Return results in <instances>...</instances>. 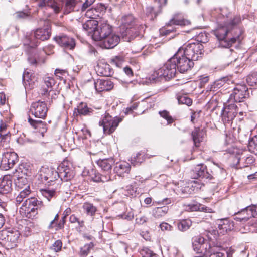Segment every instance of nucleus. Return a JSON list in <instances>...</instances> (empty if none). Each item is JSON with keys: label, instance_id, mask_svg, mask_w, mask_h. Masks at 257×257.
<instances>
[{"label": "nucleus", "instance_id": "nucleus-1", "mask_svg": "<svg viewBox=\"0 0 257 257\" xmlns=\"http://www.w3.org/2000/svg\"><path fill=\"white\" fill-rule=\"evenodd\" d=\"M194 64V62L179 49L162 68L154 72L150 79L153 83L159 82L162 79L167 80L174 77L177 71L184 73L190 70Z\"/></svg>", "mask_w": 257, "mask_h": 257}, {"label": "nucleus", "instance_id": "nucleus-2", "mask_svg": "<svg viewBox=\"0 0 257 257\" xmlns=\"http://www.w3.org/2000/svg\"><path fill=\"white\" fill-rule=\"evenodd\" d=\"M192 246L194 250L198 254L197 257H211L213 246L201 236L193 238Z\"/></svg>", "mask_w": 257, "mask_h": 257}, {"label": "nucleus", "instance_id": "nucleus-3", "mask_svg": "<svg viewBox=\"0 0 257 257\" xmlns=\"http://www.w3.org/2000/svg\"><path fill=\"white\" fill-rule=\"evenodd\" d=\"M179 49L193 62L198 60L204 55V46L199 42L189 43Z\"/></svg>", "mask_w": 257, "mask_h": 257}, {"label": "nucleus", "instance_id": "nucleus-4", "mask_svg": "<svg viewBox=\"0 0 257 257\" xmlns=\"http://www.w3.org/2000/svg\"><path fill=\"white\" fill-rule=\"evenodd\" d=\"M38 23L39 26L43 27L34 31V37L35 39L41 41L48 40L52 33L50 21L47 19H40Z\"/></svg>", "mask_w": 257, "mask_h": 257}, {"label": "nucleus", "instance_id": "nucleus-5", "mask_svg": "<svg viewBox=\"0 0 257 257\" xmlns=\"http://www.w3.org/2000/svg\"><path fill=\"white\" fill-rule=\"evenodd\" d=\"M58 171L54 172L55 176H58L61 180L68 181L75 175V172L72 164L67 161L62 162L57 168Z\"/></svg>", "mask_w": 257, "mask_h": 257}, {"label": "nucleus", "instance_id": "nucleus-6", "mask_svg": "<svg viewBox=\"0 0 257 257\" xmlns=\"http://www.w3.org/2000/svg\"><path fill=\"white\" fill-rule=\"evenodd\" d=\"M122 118L118 117H112L108 113H105L102 119L99 122L100 126H103L104 134L110 135L116 130Z\"/></svg>", "mask_w": 257, "mask_h": 257}, {"label": "nucleus", "instance_id": "nucleus-7", "mask_svg": "<svg viewBox=\"0 0 257 257\" xmlns=\"http://www.w3.org/2000/svg\"><path fill=\"white\" fill-rule=\"evenodd\" d=\"M39 202L36 198L27 199L20 207V212L28 218H32L37 214V206Z\"/></svg>", "mask_w": 257, "mask_h": 257}, {"label": "nucleus", "instance_id": "nucleus-8", "mask_svg": "<svg viewBox=\"0 0 257 257\" xmlns=\"http://www.w3.org/2000/svg\"><path fill=\"white\" fill-rule=\"evenodd\" d=\"M239 22V20L234 18L229 22H225L224 25H219L218 27L214 31V34L219 41L222 46V41H225L227 38V35L230 29Z\"/></svg>", "mask_w": 257, "mask_h": 257}, {"label": "nucleus", "instance_id": "nucleus-9", "mask_svg": "<svg viewBox=\"0 0 257 257\" xmlns=\"http://www.w3.org/2000/svg\"><path fill=\"white\" fill-rule=\"evenodd\" d=\"M47 111L46 103L39 100L31 104L29 112L35 117L43 119L46 116Z\"/></svg>", "mask_w": 257, "mask_h": 257}, {"label": "nucleus", "instance_id": "nucleus-10", "mask_svg": "<svg viewBox=\"0 0 257 257\" xmlns=\"http://www.w3.org/2000/svg\"><path fill=\"white\" fill-rule=\"evenodd\" d=\"M18 160V155L16 153H5L2 156L0 164V168L3 170H8L14 166Z\"/></svg>", "mask_w": 257, "mask_h": 257}, {"label": "nucleus", "instance_id": "nucleus-11", "mask_svg": "<svg viewBox=\"0 0 257 257\" xmlns=\"http://www.w3.org/2000/svg\"><path fill=\"white\" fill-rule=\"evenodd\" d=\"M144 27L142 24H137L136 27L125 30L122 32V37L126 41L131 42L135 38L138 40L142 37Z\"/></svg>", "mask_w": 257, "mask_h": 257}, {"label": "nucleus", "instance_id": "nucleus-12", "mask_svg": "<svg viewBox=\"0 0 257 257\" xmlns=\"http://www.w3.org/2000/svg\"><path fill=\"white\" fill-rule=\"evenodd\" d=\"M1 234L5 236L4 239L6 240L8 247L13 248L17 246L20 235L19 231L17 230L3 231Z\"/></svg>", "mask_w": 257, "mask_h": 257}, {"label": "nucleus", "instance_id": "nucleus-13", "mask_svg": "<svg viewBox=\"0 0 257 257\" xmlns=\"http://www.w3.org/2000/svg\"><path fill=\"white\" fill-rule=\"evenodd\" d=\"M54 40L65 50H73L76 45L75 40L73 38L64 34L55 37Z\"/></svg>", "mask_w": 257, "mask_h": 257}, {"label": "nucleus", "instance_id": "nucleus-14", "mask_svg": "<svg viewBox=\"0 0 257 257\" xmlns=\"http://www.w3.org/2000/svg\"><path fill=\"white\" fill-rule=\"evenodd\" d=\"M237 106L231 104L224 108L221 113L222 120L224 124H230L234 119L237 113Z\"/></svg>", "mask_w": 257, "mask_h": 257}, {"label": "nucleus", "instance_id": "nucleus-15", "mask_svg": "<svg viewBox=\"0 0 257 257\" xmlns=\"http://www.w3.org/2000/svg\"><path fill=\"white\" fill-rule=\"evenodd\" d=\"M248 95V89L245 86H239L235 88L233 93L230 96V101L234 100L236 102H241Z\"/></svg>", "mask_w": 257, "mask_h": 257}, {"label": "nucleus", "instance_id": "nucleus-16", "mask_svg": "<svg viewBox=\"0 0 257 257\" xmlns=\"http://www.w3.org/2000/svg\"><path fill=\"white\" fill-rule=\"evenodd\" d=\"M111 33H112L111 27L106 23L102 24L97 27V29L94 33V38L93 40L95 41H101Z\"/></svg>", "mask_w": 257, "mask_h": 257}, {"label": "nucleus", "instance_id": "nucleus-17", "mask_svg": "<svg viewBox=\"0 0 257 257\" xmlns=\"http://www.w3.org/2000/svg\"><path fill=\"white\" fill-rule=\"evenodd\" d=\"M64 0H48L42 1L39 2L38 6L40 7H46L53 9L55 13H58L64 6Z\"/></svg>", "mask_w": 257, "mask_h": 257}, {"label": "nucleus", "instance_id": "nucleus-18", "mask_svg": "<svg viewBox=\"0 0 257 257\" xmlns=\"http://www.w3.org/2000/svg\"><path fill=\"white\" fill-rule=\"evenodd\" d=\"M94 86L97 92L108 91L113 89L114 83L108 78L98 79L94 82Z\"/></svg>", "mask_w": 257, "mask_h": 257}, {"label": "nucleus", "instance_id": "nucleus-19", "mask_svg": "<svg viewBox=\"0 0 257 257\" xmlns=\"http://www.w3.org/2000/svg\"><path fill=\"white\" fill-rule=\"evenodd\" d=\"M211 257H232L234 250L230 247L225 248L220 245H213Z\"/></svg>", "mask_w": 257, "mask_h": 257}, {"label": "nucleus", "instance_id": "nucleus-20", "mask_svg": "<svg viewBox=\"0 0 257 257\" xmlns=\"http://www.w3.org/2000/svg\"><path fill=\"white\" fill-rule=\"evenodd\" d=\"M119 37L112 33L103 39L101 41L100 45L106 49H111L116 46L119 43Z\"/></svg>", "mask_w": 257, "mask_h": 257}, {"label": "nucleus", "instance_id": "nucleus-21", "mask_svg": "<svg viewBox=\"0 0 257 257\" xmlns=\"http://www.w3.org/2000/svg\"><path fill=\"white\" fill-rule=\"evenodd\" d=\"M192 175L194 179L206 178L208 177V169L207 166L203 164L197 165L193 170Z\"/></svg>", "mask_w": 257, "mask_h": 257}, {"label": "nucleus", "instance_id": "nucleus-22", "mask_svg": "<svg viewBox=\"0 0 257 257\" xmlns=\"http://www.w3.org/2000/svg\"><path fill=\"white\" fill-rule=\"evenodd\" d=\"M225 173L223 168L219 167L218 165L214 164L210 169H208L209 180H219L222 178V175Z\"/></svg>", "mask_w": 257, "mask_h": 257}, {"label": "nucleus", "instance_id": "nucleus-23", "mask_svg": "<svg viewBox=\"0 0 257 257\" xmlns=\"http://www.w3.org/2000/svg\"><path fill=\"white\" fill-rule=\"evenodd\" d=\"M83 29L85 30L89 36H90L94 39V33L96 31L98 27V22L94 19L87 20L82 25Z\"/></svg>", "mask_w": 257, "mask_h": 257}, {"label": "nucleus", "instance_id": "nucleus-24", "mask_svg": "<svg viewBox=\"0 0 257 257\" xmlns=\"http://www.w3.org/2000/svg\"><path fill=\"white\" fill-rule=\"evenodd\" d=\"M121 21L122 29L125 30L134 28L136 26L137 24H140L132 14L123 16Z\"/></svg>", "mask_w": 257, "mask_h": 257}, {"label": "nucleus", "instance_id": "nucleus-25", "mask_svg": "<svg viewBox=\"0 0 257 257\" xmlns=\"http://www.w3.org/2000/svg\"><path fill=\"white\" fill-rule=\"evenodd\" d=\"M98 166L104 171L109 175L110 173L112 165L114 164V160L112 158L99 159L97 161Z\"/></svg>", "mask_w": 257, "mask_h": 257}, {"label": "nucleus", "instance_id": "nucleus-26", "mask_svg": "<svg viewBox=\"0 0 257 257\" xmlns=\"http://www.w3.org/2000/svg\"><path fill=\"white\" fill-rule=\"evenodd\" d=\"M91 113L92 109L88 107L87 104L84 102L80 103L73 111L74 115L76 116L90 115Z\"/></svg>", "mask_w": 257, "mask_h": 257}, {"label": "nucleus", "instance_id": "nucleus-27", "mask_svg": "<svg viewBox=\"0 0 257 257\" xmlns=\"http://www.w3.org/2000/svg\"><path fill=\"white\" fill-rule=\"evenodd\" d=\"M205 134L203 130L199 127H195L192 132L191 136L196 147H198L201 142L203 141Z\"/></svg>", "mask_w": 257, "mask_h": 257}, {"label": "nucleus", "instance_id": "nucleus-28", "mask_svg": "<svg viewBox=\"0 0 257 257\" xmlns=\"http://www.w3.org/2000/svg\"><path fill=\"white\" fill-rule=\"evenodd\" d=\"M12 180L8 176H4L0 183V195L8 194L12 190Z\"/></svg>", "mask_w": 257, "mask_h": 257}, {"label": "nucleus", "instance_id": "nucleus-29", "mask_svg": "<svg viewBox=\"0 0 257 257\" xmlns=\"http://www.w3.org/2000/svg\"><path fill=\"white\" fill-rule=\"evenodd\" d=\"M23 83L26 88L32 89L35 85L34 77L26 70L24 71L23 74Z\"/></svg>", "mask_w": 257, "mask_h": 257}, {"label": "nucleus", "instance_id": "nucleus-30", "mask_svg": "<svg viewBox=\"0 0 257 257\" xmlns=\"http://www.w3.org/2000/svg\"><path fill=\"white\" fill-rule=\"evenodd\" d=\"M28 122L34 128L39 129L42 136H44V133L47 131L46 124L41 120H34L29 116Z\"/></svg>", "mask_w": 257, "mask_h": 257}, {"label": "nucleus", "instance_id": "nucleus-31", "mask_svg": "<svg viewBox=\"0 0 257 257\" xmlns=\"http://www.w3.org/2000/svg\"><path fill=\"white\" fill-rule=\"evenodd\" d=\"M89 176L92 181L96 182H104L111 179L110 176H103L98 172L92 170L89 172Z\"/></svg>", "mask_w": 257, "mask_h": 257}, {"label": "nucleus", "instance_id": "nucleus-32", "mask_svg": "<svg viewBox=\"0 0 257 257\" xmlns=\"http://www.w3.org/2000/svg\"><path fill=\"white\" fill-rule=\"evenodd\" d=\"M82 208L84 212L87 215L93 217L97 211L96 206L93 205V204L86 202L83 203Z\"/></svg>", "mask_w": 257, "mask_h": 257}, {"label": "nucleus", "instance_id": "nucleus-33", "mask_svg": "<svg viewBox=\"0 0 257 257\" xmlns=\"http://www.w3.org/2000/svg\"><path fill=\"white\" fill-rule=\"evenodd\" d=\"M169 208L168 206L156 207L152 211V215L155 218H160L165 216L168 212Z\"/></svg>", "mask_w": 257, "mask_h": 257}, {"label": "nucleus", "instance_id": "nucleus-34", "mask_svg": "<svg viewBox=\"0 0 257 257\" xmlns=\"http://www.w3.org/2000/svg\"><path fill=\"white\" fill-rule=\"evenodd\" d=\"M190 22L189 21L185 19H178L175 17L172 18L168 23L166 24V26L169 27L173 25L186 26L189 25Z\"/></svg>", "mask_w": 257, "mask_h": 257}, {"label": "nucleus", "instance_id": "nucleus-35", "mask_svg": "<svg viewBox=\"0 0 257 257\" xmlns=\"http://www.w3.org/2000/svg\"><path fill=\"white\" fill-rule=\"evenodd\" d=\"M94 247L93 242L85 244L80 248L79 255L80 257H86Z\"/></svg>", "mask_w": 257, "mask_h": 257}, {"label": "nucleus", "instance_id": "nucleus-36", "mask_svg": "<svg viewBox=\"0 0 257 257\" xmlns=\"http://www.w3.org/2000/svg\"><path fill=\"white\" fill-rule=\"evenodd\" d=\"M192 225V221L190 219H183L178 223V229L182 232L187 230Z\"/></svg>", "mask_w": 257, "mask_h": 257}, {"label": "nucleus", "instance_id": "nucleus-37", "mask_svg": "<svg viewBox=\"0 0 257 257\" xmlns=\"http://www.w3.org/2000/svg\"><path fill=\"white\" fill-rule=\"evenodd\" d=\"M44 83L47 88H44V94L47 93L49 92V95H50V93L52 92L51 89L49 90V89H51L53 86L55 84V81L53 77H46L44 79Z\"/></svg>", "mask_w": 257, "mask_h": 257}, {"label": "nucleus", "instance_id": "nucleus-38", "mask_svg": "<svg viewBox=\"0 0 257 257\" xmlns=\"http://www.w3.org/2000/svg\"><path fill=\"white\" fill-rule=\"evenodd\" d=\"M243 213H246L247 217H244V218H241V219L244 218L246 219H250L252 217H256L257 218V207L255 206H248V208L245 210H243L242 211Z\"/></svg>", "mask_w": 257, "mask_h": 257}, {"label": "nucleus", "instance_id": "nucleus-39", "mask_svg": "<svg viewBox=\"0 0 257 257\" xmlns=\"http://www.w3.org/2000/svg\"><path fill=\"white\" fill-rule=\"evenodd\" d=\"M192 188L189 186H180L178 187L177 192L182 196V197H186L188 195L192 193L193 191Z\"/></svg>", "mask_w": 257, "mask_h": 257}, {"label": "nucleus", "instance_id": "nucleus-40", "mask_svg": "<svg viewBox=\"0 0 257 257\" xmlns=\"http://www.w3.org/2000/svg\"><path fill=\"white\" fill-rule=\"evenodd\" d=\"M64 12L65 14H68L73 11L76 2L75 0H64Z\"/></svg>", "mask_w": 257, "mask_h": 257}, {"label": "nucleus", "instance_id": "nucleus-41", "mask_svg": "<svg viewBox=\"0 0 257 257\" xmlns=\"http://www.w3.org/2000/svg\"><path fill=\"white\" fill-rule=\"evenodd\" d=\"M131 166L126 162H124L119 164L118 166L115 168V170L121 175L124 173H128L130 171Z\"/></svg>", "mask_w": 257, "mask_h": 257}, {"label": "nucleus", "instance_id": "nucleus-42", "mask_svg": "<svg viewBox=\"0 0 257 257\" xmlns=\"http://www.w3.org/2000/svg\"><path fill=\"white\" fill-rule=\"evenodd\" d=\"M254 162V159L252 156H248L244 158V157L239 158L238 159V164L240 168L248 167V164H252Z\"/></svg>", "mask_w": 257, "mask_h": 257}, {"label": "nucleus", "instance_id": "nucleus-43", "mask_svg": "<svg viewBox=\"0 0 257 257\" xmlns=\"http://www.w3.org/2000/svg\"><path fill=\"white\" fill-rule=\"evenodd\" d=\"M47 175H43L41 174L42 179H44L45 181H47L48 183H50V182H53L54 180H55L59 178L58 176H55L54 174V172L56 171H53L48 169H47Z\"/></svg>", "mask_w": 257, "mask_h": 257}, {"label": "nucleus", "instance_id": "nucleus-44", "mask_svg": "<svg viewBox=\"0 0 257 257\" xmlns=\"http://www.w3.org/2000/svg\"><path fill=\"white\" fill-rule=\"evenodd\" d=\"M248 148L250 152L257 155V136H254L249 140Z\"/></svg>", "mask_w": 257, "mask_h": 257}, {"label": "nucleus", "instance_id": "nucleus-45", "mask_svg": "<svg viewBox=\"0 0 257 257\" xmlns=\"http://www.w3.org/2000/svg\"><path fill=\"white\" fill-rule=\"evenodd\" d=\"M30 190H29V187H28V188H25L23 191H21L16 198V204H20L21 202H22L23 199L27 197L30 194Z\"/></svg>", "mask_w": 257, "mask_h": 257}, {"label": "nucleus", "instance_id": "nucleus-46", "mask_svg": "<svg viewBox=\"0 0 257 257\" xmlns=\"http://www.w3.org/2000/svg\"><path fill=\"white\" fill-rule=\"evenodd\" d=\"M179 104L191 106L192 104V99L186 95H179L177 96Z\"/></svg>", "mask_w": 257, "mask_h": 257}, {"label": "nucleus", "instance_id": "nucleus-47", "mask_svg": "<svg viewBox=\"0 0 257 257\" xmlns=\"http://www.w3.org/2000/svg\"><path fill=\"white\" fill-rule=\"evenodd\" d=\"M145 160V158L141 153H138L134 157H132L131 159V164L134 166L140 165Z\"/></svg>", "mask_w": 257, "mask_h": 257}, {"label": "nucleus", "instance_id": "nucleus-48", "mask_svg": "<svg viewBox=\"0 0 257 257\" xmlns=\"http://www.w3.org/2000/svg\"><path fill=\"white\" fill-rule=\"evenodd\" d=\"M248 208V206L245 207V208L244 209H241L240 211L236 212V213H234V219L237 221H243V222H246L249 219H244L243 218V219H241V218H244V217H247V213L245 212H244L243 213L242 211L243 210H245L246 209H247Z\"/></svg>", "mask_w": 257, "mask_h": 257}, {"label": "nucleus", "instance_id": "nucleus-49", "mask_svg": "<svg viewBox=\"0 0 257 257\" xmlns=\"http://www.w3.org/2000/svg\"><path fill=\"white\" fill-rule=\"evenodd\" d=\"M146 15L151 21H153L158 15V13L154 11L152 6H148L146 8Z\"/></svg>", "mask_w": 257, "mask_h": 257}, {"label": "nucleus", "instance_id": "nucleus-50", "mask_svg": "<svg viewBox=\"0 0 257 257\" xmlns=\"http://www.w3.org/2000/svg\"><path fill=\"white\" fill-rule=\"evenodd\" d=\"M142 257H158V255L148 247H143L140 251Z\"/></svg>", "mask_w": 257, "mask_h": 257}, {"label": "nucleus", "instance_id": "nucleus-51", "mask_svg": "<svg viewBox=\"0 0 257 257\" xmlns=\"http://www.w3.org/2000/svg\"><path fill=\"white\" fill-rule=\"evenodd\" d=\"M27 167H28V166L26 164L21 165L19 166V170L17 171H18L19 174H20L19 175H23L26 177L27 176H31V171L28 169Z\"/></svg>", "mask_w": 257, "mask_h": 257}, {"label": "nucleus", "instance_id": "nucleus-52", "mask_svg": "<svg viewBox=\"0 0 257 257\" xmlns=\"http://www.w3.org/2000/svg\"><path fill=\"white\" fill-rule=\"evenodd\" d=\"M41 192L42 195L49 201H50L52 197H54L56 194V191L54 190L42 189Z\"/></svg>", "mask_w": 257, "mask_h": 257}, {"label": "nucleus", "instance_id": "nucleus-53", "mask_svg": "<svg viewBox=\"0 0 257 257\" xmlns=\"http://www.w3.org/2000/svg\"><path fill=\"white\" fill-rule=\"evenodd\" d=\"M15 183L18 187H21L22 185H24L27 184V178L23 175H18L17 179L15 180Z\"/></svg>", "mask_w": 257, "mask_h": 257}, {"label": "nucleus", "instance_id": "nucleus-54", "mask_svg": "<svg viewBox=\"0 0 257 257\" xmlns=\"http://www.w3.org/2000/svg\"><path fill=\"white\" fill-rule=\"evenodd\" d=\"M246 81L250 86L257 85V72L248 75L246 78Z\"/></svg>", "mask_w": 257, "mask_h": 257}, {"label": "nucleus", "instance_id": "nucleus-55", "mask_svg": "<svg viewBox=\"0 0 257 257\" xmlns=\"http://www.w3.org/2000/svg\"><path fill=\"white\" fill-rule=\"evenodd\" d=\"M6 130V125L1 122V124H0V138L2 140H6L8 137V132Z\"/></svg>", "mask_w": 257, "mask_h": 257}, {"label": "nucleus", "instance_id": "nucleus-56", "mask_svg": "<svg viewBox=\"0 0 257 257\" xmlns=\"http://www.w3.org/2000/svg\"><path fill=\"white\" fill-rule=\"evenodd\" d=\"M224 224H223L222 228L221 230H222L223 231L227 232L228 230H231L232 228L233 227V222H230V221L227 218H224V220L223 221Z\"/></svg>", "mask_w": 257, "mask_h": 257}, {"label": "nucleus", "instance_id": "nucleus-57", "mask_svg": "<svg viewBox=\"0 0 257 257\" xmlns=\"http://www.w3.org/2000/svg\"><path fill=\"white\" fill-rule=\"evenodd\" d=\"M229 79L227 77H223L221 78L214 82L213 86L214 88H220L221 86H223L224 84L228 81Z\"/></svg>", "mask_w": 257, "mask_h": 257}, {"label": "nucleus", "instance_id": "nucleus-58", "mask_svg": "<svg viewBox=\"0 0 257 257\" xmlns=\"http://www.w3.org/2000/svg\"><path fill=\"white\" fill-rule=\"evenodd\" d=\"M159 114L161 117L167 121L168 124H171L173 122V119L169 115V113L168 111L166 110L160 111Z\"/></svg>", "mask_w": 257, "mask_h": 257}, {"label": "nucleus", "instance_id": "nucleus-59", "mask_svg": "<svg viewBox=\"0 0 257 257\" xmlns=\"http://www.w3.org/2000/svg\"><path fill=\"white\" fill-rule=\"evenodd\" d=\"M236 39L237 38L235 37H232L230 39L226 38L225 41H222V46L223 47H229L236 42Z\"/></svg>", "mask_w": 257, "mask_h": 257}, {"label": "nucleus", "instance_id": "nucleus-60", "mask_svg": "<svg viewBox=\"0 0 257 257\" xmlns=\"http://www.w3.org/2000/svg\"><path fill=\"white\" fill-rule=\"evenodd\" d=\"M109 65H105L104 66V71H99V70L101 69V68H99L98 72L103 76H111L112 74V71L111 69L109 67Z\"/></svg>", "mask_w": 257, "mask_h": 257}, {"label": "nucleus", "instance_id": "nucleus-61", "mask_svg": "<svg viewBox=\"0 0 257 257\" xmlns=\"http://www.w3.org/2000/svg\"><path fill=\"white\" fill-rule=\"evenodd\" d=\"M112 62L117 67H120L124 61V58L121 56H115L112 59Z\"/></svg>", "mask_w": 257, "mask_h": 257}, {"label": "nucleus", "instance_id": "nucleus-62", "mask_svg": "<svg viewBox=\"0 0 257 257\" xmlns=\"http://www.w3.org/2000/svg\"><path fill=\"white\" fill-rule=\"evenodd\" d=\"M62 246V243L61 240H56L52 245V249L55 252H58L61 250Z\"/></svg>", "mask_w": 257, "mask_h": 257}, {"label": "nucleus", "instance_id": "nucleus-63", "mask_svg": "<svg viewBox=\"0 0 257 257\" xmlns=\"http://www.w3.org/2000/svg\"><path fill=\"white\" fill-rule=\"evenodd\" d=\"M66 216H64L60 220L59 222L57 224H56V230L62 229L64 228V224L66 222Z\"/></svg>", "mask_w": 257, "mask_h": 257}, {"label": "nucleus", "instance_id": "nucleus-64", "mask_svg": "<svg viewBox=\"0 0 257 257\" xmlns=\"http://www.w3.org/2000/svg\"><path fill=\"white\" fill-rule=\"evenodd\" d=\"M201 111H195L192 113L191 116V121L193 123H195L197 119L199 118Z\"/></svg>", "mask_w": 257, "mask_h": 257}]
</instances>
